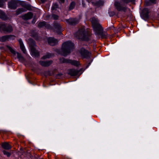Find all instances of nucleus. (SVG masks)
Masks as SVG:
<instances>
[{
  "label": "nucleus",
  "mask_w": 159,
  "mask_h": 159,
  "mask_svg": "<svg viewBox=\"0 0 159 159\" xmlns=\"http://www.w3.org/2000/svg\"><path fill=\"white\" fill-rule=\"evenodd\" d=\"M73 43L70 41H68L64 43L62 45V50L63 55L66 56L70 53L74 49Z\"/></svg>",
  "instance_id": "1"
},
{
  "label": "nucleus",
  "mask_w": 159,
  "mask_h": 159,
  "mask_svg": "<svg viewBox=\"0 0 159 159\" xmlns=\"http://www.w3.org/2000/svg\"><path fill=\"white\" fill-rule=\"evenodd\" d=\"M134 0H121L120 2L116 1L115 2V6L118 11H125L126 7L125 5L129 2H131Z\"/></svg>",
  "instance_id": "2"
},
{
  "label": "nucleus",
  "mask_w": 159,
  "mask_h": 159,
  "mask_svg": "<svg viewBox=\"0 0 159 159\" xmlns=\"http://www.w3.org/2000/svg\"><path fill=\"white\" fill-rule=\"evenodd\" d=\"M88 34V30H86L84 27L83 26L75 34V36L78 39L85 40Z\"/></svg>",
  "instance_id": "3"
},
{
  "label": "nucleus",
  "mask_w": 159,
  "mask_h": 159,
  "mask_svg": "<svg viewBox=\"0 0 159 159\" xmlns=\"http://www.w3.org/2000/svg\"><path fill=\"white\" fill-rule=\"evenodd\" d=\"M91 22L94 31H98V33L100 34L101 27L102 26L99 23L98 19L95 17H93L92 19Z\"/></svg>",
  "instance_id": "4"
},
{
  "label": "nucleus",
  "mask_w": 159,
  "mask_h": 159,
  "mask_svg": "<svg viewBox=\"0 0 159 159\" xmlns=\"http://www.w3.org/2000/svg\"><path fill=\"white\" fill-rule=\"evenodd\" d=\"M7 47L8 49L10 50L11 52L14 55H15L16 54H17V57L18 59L19 60L20 62H23L25 61V59L23 57V56H22L18 52L16 53V51L10 46H7Z\"/></svg>",
  "instance_id": "5"
},
{
  "label": "nucleus",
  "mask_w": 159,
  "mask_h": 159,
  "mask_svg": "<svg viewBox=\"0 0 159 159\" xmlns=\"http://www.w3.org/2000/svg\"><path fill=\"white\" fill-rule=\"evenodd\" d=\"M0 30L4 32H9L12 31V28L11 25L6 26L3 23L0 24Z\"/></svg>",
  "instance_id": "6"
},
{
  "label": "nucleus",
  "mask_w": 159,
  "mask_h": 159,
  "mask_svg": "<svg viewBox=\"0 0 159 159\" xmlns=\"http://www.w3.org/2000/svg\"><path fill=\"white\" fill-rule=\"evenodd\" d=\"M80 53L83 58L89 57L90 55V53L83 48L81 49Z\"/></svg>",
  "instance_id": "7"
},
{
  "label": "nucleus",
  "mask_w": 159,
  "mask_h": 159,
  "mask_svg": "<svg viewBox=\"0 0 159 159\" xmlns=\"http://www.w3.org/2000/svg\"><path fill=\"white\" fill-rule=\"evenodd\" d=\"M33 46H32L31 45H30V48L31 54V55L35 57H37L39 56V53L38 51L36 50L34 47V44L33 42Z\"/></svg>",
  "instance_id": "8"
},
{
  "label": "nucleus",
  "mask_w": 159,
  "mask_h": 159,
  "mask_svg": "<svg viewBox=\"0 0 159 159\" xmlns=\"http://www.w3.org/2000/svg\"><path fill=\"white\" fill-rule=\"evenodd\" d=\"M63 61L62 62L64 63H69L72 65L78 66L80 65L79 62L75 60H71L65 59L64 58H62Z\"/></svg>",
  "instance_id": "9"
},
{
  "label": "nucleus",
  "mask_w": 159,
  "mask_h": 159,
  "mask_svg": "<svg viewBox=\"0 0 159 159\" xmlns=\"http://www.w3.org/2000/svg\"><path fill=\"white\" fill-rule=\"evenodd\" d=\"M19 1L17 0H11L8 3V7L11 9H15L16 7V3Z\"/></svg>",
  "instance_id": "10"
},
{
  "label": "nucleus",
  "mask_w": 159,
  "mask_h": 159,
  "mask_svg": "<svg viewBox=\"0 0 159 159\" xmlns=\"http://www.w3.org/2000/svg\"><path fill=\"white\" fill-rule=\"evenodd\" d=\"M149 13V10L147 8L144 9L141 14V16L144 19H147L148 17V13Z\"/></svg>",
  "instance_id": "11"
},
{
  "label": "nucleus",
  "mask_w": 159,
  "mask_h": 159,
  "mask_svg": "<svg viewBox=\"0 0 159 159\" xmlns=\"http://www.w3.org/2000/svg\"><path fill=\"white\" fill-rule=\"evenodd\" d=\"M48 40L49 44L51 46L55 45L58 42L57 39L52 37L48 38Z\"/></svg>",
  "instance_id": "12"
},
{
  "label": "nucleus",
  "mask_w": 159,
  "mask_h": 159,
  "mask_svg": "<svg viewBox=\"0 0 159 159\" xmlns=\"http://www.w3.org/2000/svg\"><path fill=\"white\" fill-rule=\"evenodd\" d=\"M79 20L77 19L70 18L68 20H66V22L69 24L71 25H75L78 23L79 22Z\"/></svg>",
  "instance_id": "13"
},
{
  "label": "nucleus",
  "mask_w": 159,
  "mask_h": 159,
  "mask_svg": "<svg viewBox=\"0 0 159 159\" xmlns=\"http://www.w3.org/2000/svg\"><path fill=\"white\" fill-rule=\"evenodd\" d=\"M80 71V70L70 69L69 70L68 74L71 76H76L79 75Z\"/></svg>",
  "instance_id": "14"
},
{
  "label": "nucleus",
  "mask_w": 159,
  "mask_h": 159,
  "mask_svg": "<svg viewBox=\"0 0 159 159\" xmlns=\"http://www.w3.org/2000/svg\"><path fill=\"white\" fill-rule=\"evenodd\" d=\"M15 38L14 36L12 35H6L2 36L0 38V40L1 42H4L7 40H9L11 38L14 39Z\"/></svg>",
  "instance_id": "15"
},
{
  "label": "nucleus",
  "mask_w": 159,
  "mask_h": 159,
  "mask_svg": "<svg viewBox=\"0 0 159 159\" xmlns=\"http://www.w3.org/2000/svg\"><path fill=\"white\" fill-rule=\"evenodd\" d=\"M103 29L102 28V27H101V34H99L98 32V31H95V34L96 35H98V36H101L103 38H106L107 36V33H103L102 32Z\"/></svg>",
  "instance_id": "16"
},
{
  "label": "nucleus",
  "mask_w": 159,
  "mask_h": 159,
  "mask_svg": "<svg viewBox=\"0 0 159 159\" xmlns=\"http://www.w3.org/2000/svg\"><path fill=\"white\" fill-rule=\"evenodd\" d=\"M41 65L44 66H48L50 65L52 63V61H40L39 62Z\"/></svg>",
  "instance_id": "17"
},
{
  "label": "nucleus",
  "mask_w": 159,
  "mask_h": 159,
  "mask_svg": "<svg viewBox=\"0 0 159 159\" xmlns=\"http://www.w3.org/2000/svg\"><path fill=\"white\" fill-rule=\"evenodd\" d=\"M18 41L20 44L21 49L24 53L25 54L26 53V51L23 44L22 40L21 39H19Z\"/></svg>",
  "instance_id": "18"
},
{
  "label": "nucleus",
  "mask_w": 159,
  "mask_h": 159,
  "mask_svg": "<svg viewBox=\"0 0 159 159\" xmlns=\"http://www.w3.org/2000/svg\"><path fill=\"white\" fill-rule=\"evenodd\" d=\"M33 16V14L31 12H29L25 14L23 16V18L24 20H28L31 19Z\"/></svg>",
  "instance_id": "19"
},
{
  "label": "nucleus",
  "mask_w": 159,
  "mask_h": 159,
  "mask_svg": "<svg viewBox=\"0 0 159 159\" xmlns=\"http://www.w3.org/2000/svg\"><path fill=\"white\" fill-rule=\"evenodd\" d=\"M2 147L6 149H11V146L7 143H5L2 144Z\"/></svg>",
  "instance_id": "20"
},
{
  "label": "nucleus",
  "mask_w": 159,
  "mask_h": 159,
  "mask_svg": "<svg viewBox=\"0 0 159 159\" xmlns=\"http://www.w3.org/2000/svg\"><path fill=\"white\" fill-rule=\"evenodd\" d=\"M25 11V10L23 8H19L16 10V14L17 15H19Z\"/></svg>",
  "instance_id": "21"
},
{
  "label": "nucleus",
  "mask_w": 159,
  "mask_h": 159,
  "mask_svg": "<svg viewBox=\"0 0 159 159\" xmlns=\"http://www.w3.org/2000/svg\"><path fill=\"white\" fill-rule=\"evenodd\" d=\"M46 25V23L45 21L40 22L38 24V26L39 27H42Z\"/></svg>",
  "instance_id": "22"
},
{
  "label": "nucleus",
  "mask_w": 159,
  "mask_h": 159,
  "mask_svg": "<svg viewBox=\"0 0 159 159\" xmlns=\"http://www.w3.org/2000/svg\"><path fill=\"white\" fill-rule=\"evenodd\" d=\"M0 18L4 20L6 18V16L4 12L2 11L0 12Z\"/></svg>",
  "instance_id": "23"
},
{
  "label": "nucleus",
  "mask_w": 159,
  "mask_h": 159,
  "mask_svg": "<svg viewBox=\"0 0 159 159\" xmlns=\"http://www.w3.org/2000/svg\"><path fill=\"white\" fill-rule=\"evenodd\" d=\"M52 55L50 53H47L45 55L43 56V59H45L46 58H49L52 57Z\"/></svg>",
  "instance_id": "24"
},
{
  "label": "nucleus",
  "mask_w": 159,
  "mask_h": 159,
  "mask_svg": "<svg viewBox=\"0 0 159 159\" xmlns=\"http://www.w3.org/2000/svg\"><path fill=\"white\" fill-rule=\"evenodd\" d=\"M58 8V5L57 4L55 3H54L52 5V10L56 9L57 8Z\"/></svg>",
  "instance_id": "25"
},
{
  "label": "nucleus",
  "mask_w": 159,
  "mask_h": 159,
  "mask_svg": "<svg viewBox=\"0 0 159 159\" xmlns=\"http://www.w3.org/2000/svg\"><path fill=\"white\" fill-rule=\"evenodd\" d=\"M3 152L4 155H6L8 157H10L11 155V153L6 151L4 150L3 151Z\"/></svg>",
  "instance_id": "26"
},
{
  "label": "nucleus",
  "mask_w": 159,
  "mask_h": 159,
  "mask_svg": "<svg viewBox=\"0 0 159 159\" xmlns=\"http://www.w3.org/2000/svg\"><path fill=\"white\" fill-rule=\"evenodd\" d=\"M75 6V2H72L70 4V7H69L70 9H73L74 8Z\"/></svg>",
  "instance_id": "27"
},
{
  "label": "nucleus",
  "mask_w": 159,
  "mask_h": 159,
  "mask_svg": "<svg viewBox=\"0 0 159 159\" xmlns=\"http://www.w3.org/2000/svg\"><path fill=\"white\" fill-rule=\"evenodd\" d=\"M103 4V2L102 1H99L97 3V5L100 6L102 5Z\"/></svg>",
  "instance_id": "28"
},
{
  "label": "nucleus",
  "mask_w": 159,
  "mask_h": 159,
  "mask_svg": "<svg viewBox=\"0 0 159 159\" xmlns=\"http://www.w3.org/2000/svg\"><path fill=\"white\" fill-rule=\"evenodd\" d=\"M52 17L54 19L56 20L58 19V16L57 15H54L52 16Z\"/></svg>",
  "instance_id": "29"
},
{
  "label": "nucleus",
  "mask_w": 159,
  "mask_h": 159,
  "mask_svg": "<svg viewBox=\"0 0 159 159\" xmlns=\"http://www.w3.org/2000/svg\"><path fill=\"white\" fill-rule=\"evenodd\" d=\"M3 0H0V7H1L3 5Z\"/></svg>",
  "instance_id": "30"
},
{
  "label": "nucleus",
  "mask_w": 159,
  "mask_h": 159,
  "mask_svg": "<svg viewBox=\"0 0 159 159\" xmlns=\"http://www.w3.org/2000/svg\"><path fill=\"white\" fill-rule=\"evenodd\" d=\"M60 3H63L64 2V0H59Z\"/></svg>",
  "instance_id": "31"
},
{
  "label": "nucleus",
  "mask_w": 159,
  "mask_h": 159,
  "mask_svg": "<svg viewBox=\"0 0 159 159\" xmlns=\"http://www.w3.org/2000/svg\"><path fill=\"white\" fill-rule=\"evenodd\" d=\"M156 0H150V1L154 3L155 2Z\"/></svg>",
  "instance_id": "32"
},
{
  "label": "nucleus",
  "mask_w": 159,
  "mask_h": 159,
  "mask_svg": "<svg viewBox=\"0 0 159 159\" xmlns=\"http://www.w3.org/2000/svg\"><path fill=\"white\" fill-rule=\"evenodd\" d=\"M46 0H41V1L43 3L44 2H45V1H46Z\"/></svg>",
  "instance_id": "33"
},
{
  "label": "nucleus",
  "mask_w": 159,
  "mask_h": 159,
  "mask_svg": "<svg viewBox=\"0 0 159 159\" xmlns=\"http://www.w3.org/2000/svg\"><path fill=\"white\" fill-rule=\"evenodd\" d=\"M45 27H47V25L45 26Z\"/></svg>",
  "instance_id": "34"
}]
</instances>
